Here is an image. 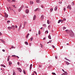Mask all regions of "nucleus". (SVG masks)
<instances>
[{"mask_svg":"<svg viewBox=\"0 0 75 75\" xmlns=\"http://www.w3.org/2000/svg\"><path fill=\"white\" fill-rule=\"evenodd\" d=\"M15 28H17V26L16 25L15 26Z\"/></svg>","mask_w":75,"mask_h":75,"instance_id":"59","label":"nucleus"},{"mask_svg":"<svg viewBox=\"0 0 75 75\" xmlns=\"http://www.w3.org/2000/svg\"><path fill=\"white\" fill-rule=\"evenodd\" d=\"M40 45L41 46V47L42 48L43 47V45L40 44Z\"/></svg>","mask_w":75,"mask_h":75,"instance_id":"34","label":"nucleus"},{"mask_svg":"<svg viewBox=\"0 0 75 75\" xmlns=\"http://www.w3.org/2000/svg\"><path fill=\"white\" fill-rule=\"evenodd\" d=\"M52 47H53V48L54 49L55 48V47L54 45H52Z\"/></svg>","mask_w":75,"mask_h":75,"instance_id":"41","label":"nucleus"},{"mask_svg":"<svg viewBox=\"0 0 75 75\" xmlns=\"http://www.w3.org/2000/svg\"><path fill=\"white\" fill-rule=\"evenodd\" d=\"M36 1L37 3H40V1L39 0H36Z\"/></svg>","mask_w":75,"mask_h":75,"instance_id":"17","label":"nucleus"},{"mask_svg":"<svg viewBox=\"0 0 75 75\" xmlns=\"http://www.w3.org/2000/svg\"><path fill=\"white\" fill-rule=\"evenodd\" d=\"M34 72L35 74L36 75H37V73L35 71H34Z\"/></svg>","mask_w":75,"mask_h":75,"instance_id":"54","label":"nucleus"},{"mask_svg":"<svg viewBox=\"0 0 75 75\" xmlns=\"http://www.w3.org/2000/svg\"><path fill=\"white\" fill-rule=\"evenodd\" d=\"M1 66L3 67H6L5 65L2 64H1Z\"/></svg>","mask_w":75,"mask_h":75,"instance_id":"26","label":"nucleus"},{"mask_svg":"<svg viewBox=\"0 0 75 75\" xmlns=\"http://www.w3.org/2000/svg\"><path fill=\"white\" fill-rule=\"evenodd\" d=\"M32 64H31L30 65V70L32 69Z\"/></svg>","mask_w":75,"mask_h":75,"instance_id":"28","label":"nucleus"},{"mask_svg":"<svg viewBox=\"0 0 75 75\" xmlns=\"http://www.w3.org/2000/svg\"><path fill=\"white\" fill-rule=\"evenodd\" d=\"M52 74H53V75H56V74H55V73H53V72H52Z\"/></svg>","mask_w":75,"mask_h":75,"instance_id":"37","label":"nucleus"},{"mask_svg":"<svg viewBox=\"0 0 75 75\" xmlns=\"http://www.w3.org/2000/svg\"><path fill=\"white\" fill-rule=\"evenodd\" d=\"M2 51L3 52H5V50H4V49L2 50Z\"/></svg>","mask_w":75,"mask_h":75,"instance_id":"55","label":"nucleus"},{"mask_svg":"<svg viewBox=\"0 0 75 75\" xmlns=\"http://www.w3.org/2000/svg\"><path fill=\"white\" fill-rule=\"evenodd\" d=\"M43 26H44L45 27H46V25L45 24H44V25H43Z\"/></svg>","mask_w":75,"mask_h":75,"instance_id":"50","label":"nucleus"},{"mask_svg":"<svg viewBox=\"0 0 75 75\" xmlns=\"http://www.w3.org/2000/svg\"><path fill=\"white\" fill-rule=\"evenodd\" d=\"M21 26H22V25H21V24H20V26H19V28H21Z\"/></svg>","mask_w":75,"mask_h":75,"instance_id":"45","label":"nucleus"},{"mask_svg":"<svg viewBox=\"0 0 75 75\" xmlns=\"http://www.w3.org/2000/svg\"><path fill=\"white\" fill-rule=\"evenodd\" d=\"M44 18V17L43 15H41V18H40V19L41 21H42Z\"/></svg>","mask_w":75,"mask_h":75,"instance_id":"3","label":"nucleus"},{"mask_svg":"<svg viewBox=\"0 0 75 75\" xmlns=\"http://www.w3.org/2000/svg\"><path fill=\"white\" fill-rule=\"evenodd\" d=\"M2 35V33L0 32V35Z\"/></svg>","mask_w":75,"mask_h":75,"instance_id":"57","label":"nucleus"},{"mask_svg":"<svg viewBox=\"0 0 75 75\" xmlns=\"http://www.w3.org/2000/svg\"><path fill=\"white\" fill-rule=\"evenodd\" d=\"M67 8H69V9L70 10H71V6L70 5H69L67 6Z\"/></svg>","mask_w":75,"mask_h":75,"instance_id":"4","label":"nucleus"},{"mask_svg":"<svg viewBox=\"0 0 75 75\" xmlns=\"http://www.w3.org/2000/svg\"><path fill=\"white\" fill-rule=\"evenodd\" d=\"M64 21H66V19L65 18H64L63 19Z\"/></svg>","mask_w":75,"mask_h":75,"instance_id":"47","label":"nucleus"},{"mask_svg":"<svg viewBox=\"0 0 75 75\" xmlns=\"http://www.w3.org/2000/svg\"><path fill=\"white\" fill-rule=\"evenodd\" d=\"M7 1L10 3H11V1L10 0H7Z\"/></svg>","mask_w":75,"mask_h":75,"instance_id":"32","label":"nucleus"},{"mask_svg":"<svg viewBox=\"0 0 75 75\" xmlns=\"http://www.w3.org/2000/svg\"><path fill=\"white\" fill-rule=\"evenodd\" d=\"M12 28H11V27L9 26L8 27V29H11Z\"/></svg>","mask_w":75,"mask_h":75,"instance_id":"15","label":"nucleus"},{"mask_svg":"<svg viewBox=\"0 0 75 75\" xmlns=\"http://www.w3.org/2000/svg\"><path fill=\"white\" fill-rule=\"evenodd\" d=\"M4 14H5L4 17L5 18H8V14H7L6 12H4Z\"/></svg>","mask_w":75,"mask_h":75,"instance_id":"2","label":"nucleus"},{"mask_svg":"<svg viewBox=\"0 0 75 75\" xmlns=\"http://www.w3.org/2000/svg\"><path fill=\"white\" fill-rule=\"evenodd\" d=\"M0 41H1V42L3 43H5V41L3 40L2 39H0Z\"/></svg>","mask_w":75,"mask_h":75,"instance_id":"9","label":"nucleus"},{"mask_svg":"<svg viewBox=\"0 0 75 75\" xmlns=\"http://www.w3.org/2000/svg\"><path fill=\"white\" fill-rule=\"evenodd\" d=\"M25 17V15H23V18H24Z\"/></svg>","mask_w":75,"mask_h":75,"instance_id":"63","label":"nucleus"},{"mask_svg":"<svg viewBox=\"0 0 75 75\" xmlns=\"http://www.w3.org/2000/svg\"><path fill=\"white\" fill-rule=\"evenodd\" d=\"M29 35V33H28L27 35L26 36V38H28V36Z\"/></svg>","mask_w":75,"mask_h":75,"instance_id":"23","label":"nucleus"},{"mask_svg":"<svg viewBox=\"0 0 75 75\" xmlns=\"http://www.w3.org/2000/svg\"><path fill=\"white\" fill-rule=\"evenodd\" d=\"M66 27H64L63 28V30H65V29H66Z\"/></svg>","mask_w":75,"mask_h":75,"instance_id":"44","label":"nucleus"},{"mask_svg":"<svg viewBox=\"0 0 75 75\" xmlns=\"http://www.w3.org/2000/svg\"><path fill=\"white\" fill-rule=\"evenodd\" d=\"M16 56L15 55H13L12 56V57H16Z\"/></svg>","mask_w":75,"mask_h":75,"instance_id":"53","label":"nucleus"},{"mask_svg":"<svg viewBox=\"0 0 75 75\" xmlns=\"http://www.w3.org/2000/svg\"><path fill=\"white\" fill-rule=\"evenodd\" d=\"M25 44L27 45H28V42H25Z\"/></svg>","mask_w":75,"mask_h":75,"instance_id":"31","label":"nucleus"},{"mask_svg":"<svg viewBox=\"0 0 75 75\" xmlns=\"http://www.w3.org/2000/svg\"><path fill=\"white\" fill-rule=\"evenodd\" d=\"M55 58L56 59H57V55L55 56Z\"/></svg>","mask_w":75,"mask_h":75,"instance_id":"52","label":"nucleus"},{"mask_svg":"<svg viewBox=\"0 0 75 75\" xmlns=\"http://www.w3.org/2000/svg\"><path fill=\"white\" fill-rule=\"evenodd\" d=\"M66 32H67V33H68L69 31V30H65Z\"/></svg>","mask_w":75,"mask_h":75,"instance_id":"48","label":"nucleus"},{"mask_svg":"<svg viewBox=\"0 0 75 75\" xmlns=\"http://www.w3.org/2000/svg\"><path fill=\"white\" fill-rule=\"evenodd\" d=\"M64 59H65L66 60H68V61H69V62L70 61V60H69L68 59H67V58L66 57H65V58H64Z\"/></svg>","mask_w":75,"mask_h":75,"instance_id":"22","label":"nucleus"},{"mask_svg":"<svg viewBox=\"0 0 75 75\" xmlns=\"http://www.w3.org/2000/svg\"><path fill=\"white\" fill-rule=\"evenodd\" d=\"M12 6H13V7L15 8H16V7H15V5H12Z\"/></svg>","mask_w":75,"mask_h":75,"instance_id":"51","label":"nucleus"},{"mask_svg":"<svg viewBox=\"0 0 75 75\" xmlns=\"http://www.w3.org/2000/svg\"><path fill=\"white\" fill-rule=\"evenodd\" d=\"M21 8H20L19 9H18V11L19 12H20V11H21Z\"/></svg>","mask_w":75,"mask_h":75,"instance_id":"39","label":"nucleus"},{"mask_svg":"<svg viewBox=\"0 0 75 75\" xmlns=\"http://www.w3.org/2000/svg\"><path fill=\"white\" fill-rule=\"evenodd\" d=\"M62 71H63L64 72H66V71H64V69H62Z\"/></svg>","mask_w":75,"mask_h":75,"instance_id":"62","label":"nucleus"},{"mask_svg":"<svg viewBox=\"0 0 75 75\" xmlns=\"http://www.w3.org/2000/svg\"><path fill=\"white\" fill-rule=\"evenodd\" d=\"M8 63H9V65H11L12 64V63L11 62V61H10Z\"/></svg>","mask_w":75,"mask_h":75,"instance_id":"13","label":"nucleus"},{"mask_svg":"<svg viewBox=\"0 0 75 75\" xmlns=\"http://www.w3.org/2000/svg\"><path fill=\"white\" fill-rule=\"evenodd\" d=\"M11 28H13V30H15V28L14 25H12Z\"/></svg>","mask_w":75,"mask_h":75,"instance_id":"8","label":"nucleus"},{"mask_svg":"<svg viewBox=\"0 0 75 75\" xmlns=\"http://www.w3.org/2000/svg\"><path fill=\"white\" fill-rule=\"evenodd\" d=\"M26 13H28L29 12V10L28 9H27L25 11Z\"/></svg>","mask_w":75,"mask_h":75,"instance_id":"11","label":"nucleus"},{"mask_svg":"<svg viewBox=\"0 0 75 75\" xmlns=\"http://www.w3.org/2000/svg\"><path fill=\"white\" fill-rule=\"evenodd\" d=\"M46 39V38H43V40H45Z\"/></svg>","mask_w":75,"mask_h":75,"instance_id":"61","label":"nucleus"},{"mask_svg":"<svg viewBox=\"0 0 75 75\" xmlns=\"http://www.w3.org/2000/svg\"><path fill=\"white\" fill-rule=\"evenodd\" d=\"M27 22H25L24 23V27L23 28H24L25 27V25L27 23Z\"/></svg>","mask_w":75,"mask_h":75,"instance_id":"10","label":"nucleus"},{"mask_svg":"<svg viewBox=\"0 0 75 75\" xmlns=\"http://www.w3.org/2000/svg\"><path fill=\"white\" fill-rule=\"evenodd\" d=\"M59 3L60 4H61L62 3V2L61 1H59Z\"/></svg>","mask_w":75,"mask_h":75,"instance_id":"56","label":"nucleus"},{"mask_svg":"<svg viewBox=\"0 0 75 75\" xmlns=\"http://www.w3.org/2000/svg\"><path fill=\"white\" fill-rule=\"evenodd\" d=\"M50 25H49L48 27V29H50Z\"/></svg>","mask_w":75,"mask_h":75,"instance_id":"43","label":"nucleus"},{"mask_svg":"<svg viewBox=\"0 0 75 75\" xmlns=\"http://www.w3.org/2000/svg\"><path fill=\"white\" fill-rule=\"evenodd\" d=\"M30 4H33V2L32 1H30Z\"/></svg>","mask_w":75,"mask_h":75,"instance_id":"16","label":"nucleus"},{"mask_svg":"<svg viewBox=\"0 0 75 75\" xmlns=\"http://www.w3.org/2000/svg\"><path fill=\"white\" fill-rule=\"evenodd\" d=\"M53 10V8H51L50 9V12H51Z\"/></svg>","mask_w":75,"mask_h":75,"instance_id":"18","label":"nucleus"},{"mask_svg":"<svg viewBox=\"0 0 75 75\" xmlns=\"http://www.w3.org/2000/svg\"><path fill=\"white\" fill-rule=\"evenodd\" d=\"M41 7H42V8H44V6L42 5H41Z\"/></svg>","mask_w":75,"mask_h":75,"instance_id":"46","label":"nucleus"},{"mask_svg":"<svg viewBox=\"0 0 75 75\" xmlns=\"http://www.w3.org/2000/svg\"><path fill=\"white\" fill-rule=\"evenodd\" d=\"M38 9V8H37L35 10H34V11L35 12H36L37 11Z\"/></svg>","mask_w":75,"mask_h":75,"instance_id":"30","label":"nucleus"},{"mask_svg":"<svg viewBox=\"0 0 75 75\" xmlns=\"http://www.w3.org/2000/svg\"><path fill=\"white\" fill-rule=\"evenodd\" d=\"M62 21V20H59V21H58V23H60V22H61Z\"/></svg>","mask_w":75,"mask_h":75,"instance_id":"21","label":"nucleus"},{"mask_svg":"<svg viewBox=\"0 0 75 75\" xmlns=\"http://www.w3.org/2000/svg\"><path fill=\"white\" fill-rule=\"evenodd\" d=\"M66 10V8H64V11H65V10Z\"/></svg>","mask_w":75,"mask_h":75,"instance_id":"58","label":"nucleus"},{"mask_svg":"<svg viewBox=\"0 0 75 75\" xmlns=\"http://www.w3.org/2000/svg\"><path fill=\"white\" fill-rule=\"evenodd\" d=\"M11 22V21H7V23H10Z\"/></svg>","mask_w":75,"mask_h":75,"instance_id":"36","label":"nucleus"},{"mask_svg":"<svg viewBox=\"0 0 75 75\" xmlns=\"http://www.w3.org/2000/svg\"><path fill=\"white\" fill-rule=\"evenodd\" d=\"M57 9V6H56L54 8V10L56 11Z\"/></svg>","mask_w":75,"mask_h":75,"instance_id":"12","label":"nucleus"},{"mask_svg":"<svg viewBox=\"0 0 75 75\" xmlns=\"http://www.w3.org/2000/svg\"><path fill=\"white\" fill-rule=\"evenodd\" d=\"M13 75H16V73L15 71H13Z\"/></svg>","mask_w":75,"mask_h":75,"instance_id":"19","label":"nucleus"},{"mask_svg":"<svg viewBox=\"0 0 75 75\" xmlns=\"http://www.w3.org/2000/svg\"><path fill=\"white\" fill-rule=\"evenodd\" d=\"M11 48H12V49H13V48H15V47H13V46H12V47H11Z\"/></svg>","mask_w":75,"mask_h":75,"instance_id":"33","label":"nucleus"},{"mask_svg":"<svg viewBox=\"0 0 75 75\" xmlns=\"http://www.w3.org/2000/svg\"><path fill=\"white\" fill-rule=\"evenodd\" d=\"M15 1H16V0H12V1H11V2L12 3V2H15Z\"/></svg>","mask_w":75,"mask_h":75,"instance_id":"35","label":"nucleus"},{"mask_svg":"<svg viewBox=\"0 0 75 75\" xmlns=\"http://www.w3.org/2000/svg\"><path fill=\"white\" fill-rule=\"evenodd\" d=\"M70 32V36L71 37H73L74 36V35L73 32L71 30H70L69 31Z\"/></svg>","mask_w":75,"mask_h":75,"instance_id":"1","label":"nucleus"},{"mask_svg":"<svg viewBox=\"0 0 75 75\" xmlns=\"http://www.w3.org/2000/svg\"><path fill=\"white\" fill-rule=\"evenodd\" d=\"M48 38H49L50 39H51V36H50V35H49L48 36Z\"/></svg>","mask_w":75,"mask_h":75,"instance_id":"24","label":"nucleus"},{"mask_svg":"<svg viewBox=\"0 0 75 75\" xmlns=\"http://www.w3.org/2000/svg\"><path fill=\"white\" fill-rule=\"evenodd\" d=\"M32 75H34V74L33 73V74H32Z\"/></svg>","mask_w":75,"mask_h":75,"instance_id":"64","label":"nucleus"},{"mask_svg":"<svg viewBox=\"0 0 75 75\" xmlns=\"http://www.w3.org/2000/svg\"><path fill=\"white\" fill-rule=\"evenodd\" d=\"M71 5H74V4L73 2H72V3H71Z\"/></svg>","mask_w":75,"mask_h":75,"instance_id":"42","label":"nucleus"},{"mask_svg":"<svg viewBox=\"0 0 75 75\" xmlns=\"http://www.w3.org/2000/svg\"><path fill=\"white\" fill-rule=\"evenodd\" d=\"M17 69H18V70L19 71H20V72H21V69L20 68H17Z\"/></svg>","mask_w":75,"mask_h":75,"instance_id":"5","label":"nucleus"},{"mask_svg":"<svg viewBox=\"0 0 75 75\" xmlns=\"http://www.w3.org/2000/svg\"><path fill=\"white\" fill-rule=\"evenodd\" d=\"M10 57V56H8V58L7 59V61L8 62L9 60V57Z\"/></svg>","mask_w":75,"mask_h":75,"instance_id":"27","label":"nucleus"},{"mask_svg":"<svg viewBox=\"0 0 75 75\" xmlns=\"http://www.w3.org/2000/svg\"><path fill=\"white\" fill-rule=\"evenodd\" d=\"M23 73H24V74H26L25 72V71L24 70H23Z\"/></svg>","mask_w":75,"mask_h":75,"instance_id":"49","label":"nucleus"},{"mask_svg":"<svg viewBox=\"0 0 75 75\" xmlns=\"http://www.w3.org/2000/svg\"><path fill=\"white\" fill-rule=\"evenodd\" d=\"M52 42V40H49L48 42H47V44H48L49 43H51V42Z\"/></svg>","mask_w":75,"mask_h":75,"instance_id":"20","label":"nucleus"},{"mask_svg":"<svg viewBox=\"0 0 75 75\" xmlns=\"http://www.w3.org/2000/svg\"><path fill=\"white\" fill-rule=\"evenodd\" d=\"M30 41H32L33 40V38H30Z\"/></svg>","mask_w":75,"mask_h":75,"instance_id":"29","label":"nucleus"},{"mask_svg":"<svg viewBox=\"0 0 75 75\" xmlns=\"http://www.w3.org/2000/svg\"><path fill=\"white\" fill-rule=\"evenodd\" d=\"M17 64L18 65H19V64H20V63L19 62H18Z\"/></svg>","mask_w":75,"mask_h":75,"instance_id":"60","label":"nucleus"},{"mask_svg":"<svg viewBox=\"0 0 75 75\" xmlns=\"http://www.w3.org/2000/svg\"><path fill=\"white\" fill-rule=\"evenodd\" d=\"M65 62L66 63L67 65H69V63L66 62V61H65Z\"/></svg>","mask_w":75,"mask_h":75,"instance_id":"14","label":"nucleus"},{"mask_svg":"<svg viewBox=\"0 0 75 75\" xmlns=\"http://www.w3.org/2000/svg\"><path fill=\"white\" fill-rule=\"evenodd\" d=\"M47 23L48 24H49L50 23L48 20H47Z\"/></svg>","mask_w":75,"mask_h":75,"instance_id":"40","label":"nucleus"},{"mask_svg":"<svg viewBox=\"0 0 75 75\" xmlns=\"http://www.w3.org/2000/svg\"><path fill=\"white\" fill-rule=\"evenodd\" d=\"M39 34H41V32L40 31V30H39V33H38Z\"/></svg>","mask_w":75,"mask_h":75,"instance_id":"38","label":"nucleus"},{"mask_svg":"<svg viewBox=\"0 0 75 75\" xmlns=\"http://www.w3.org/2000/svg\"><path fill=\"white\" fill-rule=\"evenodd\" d=\"M65 73H64L62 74V75H67L68 74L67 73V72H64Z\"/></svg>","mask_w":75,"mask_h":75,"instance_id":"7","label":"nucleus"},{"mask_svg":"<svg viewBox=\"0 0 75 75\" xmlns=\"http://www.w3.org/2000/svg\"><path fill=\"white\" fill-rule=\"evenodd\" d=\"M36 16L35 15H34L33 17V20L34 21L35 20V19H36Z\"/></svg>","mask_w":75,"mask_h":75,"instance_id":"6","label":"nucleus"},{"mask_svg":"<svg viewBox=\"0 0 75 75\" xmlns=\"http://www.w3.org/2000/svg\"><path fill=\"white\" fill-rule=\"evenodd\" d=\"M48 33V30H46V31H45V34H47V33Z\"/></svg>","mask_w":75,"mask_h":75,"instance_id":"25","label":"nucleus"}]
</instances>
